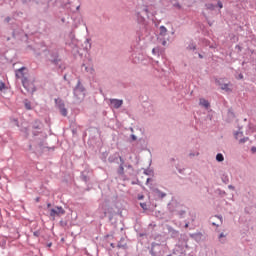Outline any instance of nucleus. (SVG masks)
Here are the masks:
<instances>
[{"label":"nucleus","instance_id":"603ef678","mask_svg":"<svg viewBox=\"0 0 256 256\" xmlns=\"http://www.w3.org/2000/svg\"><path fill=\"white\" fill-rule=\"evenodd\" d=\"M34 235H37V232H35Z\"/></svg>","mask_w":256,"mask_h":256},{"label":"nucleus","instance_id":"39448f33","mask_svg":"<svg viewBox=\"0 0 256 256\" xmlns=\"http://www.w3.org/2000/svg\"><path fill=\"white\" fill-rule=\"evenodd\" d=\"M25 69V67H22L18 70H16V77L17 79H22V85L23 87H25V89H28L29 91V81L27 80V78H25V74L23 73V70Z\"/></svg>","mask_w":256,"mask_h":256},{"label":"nucleus","instance_id":"c756f323","mask_svg":"<svg viewBox=\"0 0 256 256\" xmlns=\"http://www.w3.org/2000/svg\"><path fill=\"white\" fill-rule=\"evenodd\" d=\"M217 6L219 7V9H223V2L218 1Z\"/></svg>","mask_w":256,"mask_h":256},{"label":"nucleus","instance_id":"ddd939ff","mask_svg":"<svg viewBox=\"0 0 256 256\" xmlns=\"http://www.w3.org/2000/svg\"><path fill=\"white\" fill-rule=\"evenodd\" d=\"M82 67H84L86 73L91 75V77H95V68H93V66H85V64H83Z\"/></svg>","mask_w":256,"mask_h":256},{"label":"nucleus","instance_id":"72a5a7b5","mask_svg":"<svg viewBox=\"0 0 256 256\" xmlns=\"http://www.w3.org/2000/svg\"><path fill=\"white\" fill-rule=\"evenodd\" d=\"M83 177V181H85V183H87V181H89V178H87L85 175L82 174Z\"/></svg>","mask_w":256,"mask_h":256},{"label":"nucleus","instance_id":"9b49d317","mask_svg":"<svg viewBox=\"0 0 256 256\" xmlns=\"http://www.w3.org/2000/svg\"><path fill=\"white\" fill-rule=\"evenodd\" d=\"M199 106L204 107V109H209V107H211V104L209 103V101L207 99L200 98L199 99Z\"/></svg>","mask_w":256,"mask_h":256},{"label":"nucleus","instance_id":"4468645a","mask_svg":"<svg viewBox=\"0 0 256 256\" xmlns=\"http://www.w3.org/2000/svg\"><path fill=\"white\" fill-rule=\"evenodd\" d=\"M84 51H91V38H87L83 43Z\"/></svg>","mask_w":256,"mask_h":256},{"label":"nucleus","instance_id":"58836bf2","mask_svg":"<svg viewBox=\"0 0 256 256\" xmlns=\"http://www.w3.org/2000/svg\"><path fill=\"white\" fill-rule=\"evenodd\" d=\"M61 114L65 115V109H61Z\"/></svg>","mask_w":256,"mask_h":256},{"label":"nucleus","instance_id":"1a4fd4ad","mask_svg":"<svg viewBox=\"0 0 256 256\" xmlns=\"http://www.w3.org/2000/svg\"><path fill=\"white\" fill-rule=\"evenodd\" d=\"M57 215H63V209L61 208H53L50 210V217H57Z\"/></svg>","mask_w":256,"mask_h":256},{"label":"nucleus","instance_id":"864d4df0","mask_svg":"<svg viewBox=\"0 0 256 256\" xmlns=\"http://www.w3.org/2000/svg\"><path fill=\"white\" fill-rule=\"evenodd\" d=\"M111 247H114V245H113V244H111Z\"/></svg>","mask_w":256,"mask_h":256},{"label":"nucleus","instance_id":"3c124183","mask_svg":"<svg viewBox=\"0 0 256 256\" xmlns=\"http://www.w3.org/2000/svg\"><path fill=\"white\" fill-rule=\"evenodd\" d=\"M48 207H51V204H48Z\"/></svg>","mask_w":256,"mask_h":256},{"label":"nucleus","instance_id":"2f4dec72","mask_svg":"<svg viewBox=\"0 0 256 256\" xmlns=\"http://www.w3.org/2000/svg\"><path fill=\"white\" fill-rule=\"evenodd\" d=\"M161 45H163V47H166V45H167V40H162V41H161Z\"/></svg>","mask_w":256,"mask_h":256},{"label":"nucleus","instance_id":"b1692460","mask_svg":"<svg viewBox=\"0 0 256 256\" xmlns=\"http://www.w3.org/2000/svg\"><path fill=\"white\" fill-rule=\"evenodd\" d=\"M169 232L172 233V237H177L179 235V232L177 230H173L172 228H169Z\"/></svg>","mask_w":256,"mask_h":256},{"label":"nucleus","instance_id":"a19ab883","mask_svg":"<svg viewBox=\"0 0 256 256\" xmlns=\"http://www.w3.org/2000/svg\"><path fill=\"white\" fill-rule=\"evenodd\" d=\"M222 89H227V84H225L224 87H222Z\"/></svg>","mask_w":256,"mask_h":256},{"label":"nucleus","instance_id":"f704fd0d","mask_svg":"<svg viewBox=\"0 0 256 256\" xmlns=\"http://www.w3.org/2000/svg\"><path fill=\"white\" fill-rule=\"evenodd\" d=\"M174 7H177V9H181V4L176 3V4H174Z\"/></svg>","mask_w":256,"mask_h":256},{"label":"nucleus","instance_id":"aec40b11","mask_svg":"<svg viewBox=\"0 0 256 256\" xmlns=\"http://www.w3.org/2000/svg\"><path fill=\"white\" fill-rule=\"evenodd\" d=\"M188 51H195L197 49V45H195L194 42H190L189 45L187 46Z\"/></svg>","mask_w":256,"mask_h":256},{"label":"nucleus","instance_id":"f03ea898","mask_svg":"<svg viewBox=\"0 0 256 256\" xmlns=\"http://www.w3.org/2000/svg\"><path fill=\"white\" fill-rule=\"evenodd\" d=\"M168 211L173 215H179V217H185V214L187 213V207L177 202V200H172L168 204Z\"/></svg>","mask_w":256,"mask_h":256},{"label":"nucleus","instance_id":"e433bc0d","mask_svg":"<svg viewBox=\"0 0 256 256\" xmlns=\"http://www.w3.org/2000/svg\"><path fill=\"white\" fill-rule=\"evenodd\" d=\"M108 161H109L110 163H113V158L109 157V158H108Z\"/></svg>","mask_w":256,"mask_h":256},{"label":"nucleus","instance_id":"8fccbe9b","mask_svg":"<svg viewBox=\"0 0 256 256\" xmlns=\"http://www.w3.org/2000/svg\"><path fill=\"white\" fill-rule=\"evenodd\" d=\"M130 131L133 133V128H131Z\"/></svg>","mask_w":256,"mask_h":256},{"label":"nucleus","instance_id":"cd10ccee","mask_svg":"<svg viewBox=\"0 0 256 256\" xmlns=\"http://www.w3.org/2000/svg\"><path fill=\"white\" fill-rule=\"evenodd\" d=\"M118 248L119 249H126L127 248V245H123L121 243L118 244Z\"/></svg>","mask_w":256,"mask_h":256},{"label":"nucleus","instance_id":"2eb2a0df","mask_svg":"<svg viewBox=\"0 0 256 256\" xmlns=\"http://www.w3.org/2000/svg\"><path fill=\"white\" fill-rule=\"evenodd\" d=\"M120 161H121V164L118 169V174L123 175L125 173V168L123 167V164L125 163V161L123 160L122 157H120Z\"/></svg>","mask_w":256,"mask_h":256},{"label":"nucleus","instance_id":"20e7f679","mask_svg":"<svg viewBox=\"0 0 256 256\" xmlns=\"http://www.w3.org/2000/svg\"><path fill=\"white\" fill-rule=\"evenodd\" d=\"M66 9L79 17V9H81V4L77 0H68L65 5Z\"/></svg>","mask_w":256,"mask_h":256},{"label":"nucleus","instance_id":"c85d7f7f","mask_svg":"<svg viewBox=\"0 0 256 256\" xmlns=\"http://www.w3.org/2000/svg\"><path fill=\"white\" fill-rule=\"evenodd\" d=\"M3 89H5V83L0 82V91H3Z\"/></svg>","mask_w":256,"mask_h":256},{"label":"nucleus","instance_id":"a18cd8bd","mask_svg":"<svg viewBox=\"0 0 256 256\" xmlns=\"http://www.w3.org/2000/svg\"><path fill=\"white\" fill-rule=\"evenodd\" d=\"M252 151H253V153H255V151H256V148H252Z\"/></svg>","mask_w":256,"mask_h":256},{"label":"nucleus","instance_id":"c03bdc74","mask_svg":"<svg viewBox=\"0 0 256 256\" xmlns=\"http://www.w3.org/2000/svg\"><path fill=\"white\" fill-rule=\"evenodd\" d=\"M239 78H240V79H243V75H242V74H240V75H239Z\"/></svg>","mask_w":256,"mask_h":256},{"label":"nucleus","instance_id":"9d476101","mask_svg":"<svg viewBox=\"0 0 256 256\" xmlns=\"http://www.w3.org/2000/svg\"><path fill=\"white\" fill-rule=\"evenodd\" d=\"M154 195H155L156 199H165V197H167V193H165L159 189L154 190Z\"/></svg>","mask_w":256,"mask_h":256},{"label":"nucleus","instance_id":"0eeeda50","mask_svg":"<svg viewBox=\"0 0 256 256\" xmlns=\"http://www.w3.org/2000/svg\"><path fill=\"white\" fill-rule=\"evenodd\" d=\"M110 107L112 109H121V107L123 106V100H119V99H110Z\"/></svg>","mask_w":256,"mask_h":256},{"label":"nucleus","instance_id":"6e6552de","mask_svg":"<svg viewBox=\"0 0 256 256\" xmlns=\"http://www.w3.org/2000/svg\"><path fill=\"white\" fill-rule=\"evenodd\" d=\"M69 37L71 39V44H68L69 47L76 49V52L78 53L79 50L77 49V39H75V33L73 31H71Z\"/></svg>","mask_w":256,"mask_h":256},{"label":"nucleus","instance_id":"6ab92c4d","mask_svg":"<svg viewBox=\"0 0 256 256\" xmlns=\"http://www.w3.org/2000/svg\"><path fill=\"white\" fill-rule=\"evenodd\" d=\"M216 161H218V163H223V161H225V156H223L222 153H218L216 155Z\"/></svg>","mask_w":256,"mask_h":256},{"label":"nucleus","instance_id":"c9c22d12","mask_svg":"<svg viewBox=\"0 0 256 256\" xmlns=\"http://www.w3.org/2000/svg\"><path fill=\"white\" fill-rule=\"evenodd\" d=\"M228 189H231V190L233 191V190H235V186L229 185V186H228Z\"/></svg>","mask_w":256,"mask_h":256},{"label":"nucleus","instance_id":"5701e85b","mask_svg":"<svg viewBox=\"0 0 256 256\" xmlns=\"http://www.w3.org/2000/svg\"><path fill=\"white\" fill-rule=\"evenodd\" d=\"M142 58H143V55L139 54L138 57H135L133 59V62L134 63H140Z\"/></svg>","mask_w":256,"mask_h":256},{"label":"nucleus","instance_id":"7c9ffc66","mask_svg":"<svg viewBox=\"0 0 256 256\" xmlns=\"http://www.w3.org/2000/svg\"><path fill=\"white\" fill-rule=\"evenodd\" d=\"M130 137H131L132 141H137V136H135V134H132Z\"/></svg>","mask_w":256,"mask_h":256},{"label":"nucleus","instance_id":"423d86ee","mask_svg":"<svg viewBox=\"0 0 256 256\" xmlns=\"http://www.w3.org/2000/svg\"><path fill=\"white\" fill-rule=\"evenodd\" d=\"M210 223L214 227H219L220 225H223V216H213L210 218Z\"/></svg>","mask_w":256,"mask_h":256},{"label":"nucleus","instance_id":"412c9836","mask_svg":"<svg viewBox=\"0 0 256 256\" xmlns=\"http://www.w3.org/2000/svg\"><path fill=\"white\" fill-rule=\"evenodd\" d=\"M221 180L222 183H225V185H227L229 183V176L227 174H222Z\"/></svg>","mask_w":256,"mask_h":256},{"label":"nucleus","instance_id":"f8f14e48","mask_svg":"<svg viewBox=\"0 0 256 256\" xmlns=\"http://www.w3.org/2000/svg\"><path fill=\"white\" fill-rule=\"evenodd\" d=\"M234 135H235V138L237 139V141H239L240 143H245V141H247V139H249V138H243L242 131H238Z\"/></svg>","mask_w":256,"mask_h":256},{"label":"nucleus","instance_id":"393cba45","mask_svg":"<svg viewBox=\"0 0 256 256\" xmlns=\"http://www.w3.org/2000/svg\"><path fill=\"white\" fill-rule=\"evenodd\" d=\"M24 105L28 111H31V102L28 100H25Z\"/></svg>","mask_w":256,"mask_h":256},{"label":"nucleus","instance_id":"de8ad7c7","mask_svg":"<svg viewBox=\"0 0 256 256\" xmlns=\"http://www.w3.org/2000/svg\"><path fill=\"white\" fill-rule=\"evenodd\" d=\"M51 245H52V244H51V243H49V244H48V247H51Z\"/></svg>","mask_w":256,"mask_h":256},{"label":"nucleus","instance_id":"79ce46f5","mask_svg":"<svg viewBox=\"0 0 256 256\" xmlns=\"http://www.w3.org/2000/svg\"><path fill=\"white\" fill-rule=\"evenodd\" d=\"M143 198H144V196H139V197H138L139 200H141V199H143Z\"/></svg>","mask_w":256,"mask_h":256},{"label":"nucleus","instance_id":"09e8293b","mask_svg":"<svg viewBox=\"0 0 256 256\" xmlns=\"http://www.w3.org/2000/svg\"><path fill=\"white\" fill-rule=\"evenodd\" d=\"M58 62V60H54V63H57Z\"/></svg>","mask_w":256,"mask_h":256},{"label":"nucleus","instance_id":"473e14b6","mask_svg":"<svg viewBox=\"0 0 256 256\" xmlns=\"http://www.w3.org/2000/svg\"><path fill=\"white\" fill-rule=\"evenodd\" d=\"M156 247H159V244L153 243V244H152V251H153Z\"/></svg>","mask_w":256,"mask_h":256},{"label":"nucleus","instance_id":"37998d69","mask_svg":"<svg viewBox=\"0 0 256 256\" xmlns=\"http://www.w3.org/2000/svg\"><path fill=\"white\" fill-rule=\"evenodd\" d=\"M187 227H189V223H186V224H185V228H186V229H187Z\"/></svg>","mask_w":256,"mask_h":256},{"label":"nucleus","instance_id":"4c0bfd02","mask_svg":"<svg viewBox=\"0 0 256 256\" xmlns=\"http://www.w3.org/2000/svg\"><path fill=\"white\" fill-rule=\"evenodd\" d=\"M149 181H151V178H147V180H146V185L149 184Z\"/></svg>","mask_w":256,"mask_h":256},{"label":"nucleus","instance_id":"a878e982","mask_svg":"<svg viewBox=\"0 0 256 256\" xmlns=\"http://www.w3.org/2000/svg\"><path fill=\"white\" fill-rule=\"evenodd\" d=\"M152 53L159 56V48H153Z\"/></svg>","mask_w":256,"mask_h":256},{"label":"nucleus","instance_id":"7ed1b4c3","mask_svg":"<svg viewBox=\"0 0 256 256\" xmlns=\"http://www.w3.org/2000/svg\"><path fill=\"white\" fill-rule=\"evenodd\" d=\"M86 91L87 90L85 89V86H83V84L81 83V80H78L73 90L74 99L76 100V103H81V101L85 99Z\"/></svg>","mask_w":256,"mask_h":256},{"label":"nucleus","instance_id":"f257e3e1","mask_svg":"<svg viewBox=\"0 0 256 256\" xmlns=\"http://www.w3.org/2000/svg\"><path fill=\"white\" fill-rule=\"evenodd\" d=\"M151 0H138L135 7L133 18L143 28V31H149V24H147V18L149 15H153L154 6Z\"/></svg>","mask_w":256,"mask_h":256},{"label":"nucleus","instance_id":"a211bd4d","mask_svg":"<svg viewBox=\"0 0 256 256\" xmlns=\"http://www.w3.org/2000/svg\"><path fill=\"white\" fill-rule=\"evenodd\" d=\"M199 155H200V153H199V150H191L190 152H189V157L191 158V159H193V157H199Z\"/></svg>","mask_w":256,"mask_h":256},{"label":"nucleus","instance_id":"bb28decb","mask_svg":"<svg viewBox=\"0 0 256 256\" xmlns=\"http://www.w3.org/2000/svg\"><path fill=\"white\" fill-rule=\"evenodd\" d=\"M140 207H141L144 211H147V203H140Z\"/></svg>","mask_w":256,"mask_h":256},{"label":"nucleus","instance_id":"4be33fe9","mask_svg":"<svg viewBox=\"0 0 256 256\" xmlns=\"http://www.w3.org/2000/svg\"><path fill=\"white\" fill-rule=\"evenodd\" d=\"M206 9H208L209 11H214L215 7H217L215 4L213 3H207L205 5Z\"/></svg>","mask_w":256,"mask_h":256},{"label":"nucleus","instance_id":"ea45409f","mask_svg":"<svg viewBox=\"0 0 256 256\" xmlns=\"http://www.w3.org/2000/svg\"><path fill=\"white\" fill-rule=\"evenodd\" d=\"M199 59H203V56L201 54H198Z\"/></svg>","mask_w":256,"mask_h":256},{"label":"nucleus","instance_id":"dca6fc26","mask_svg":"<svg viewBox=\"0 0 256 256\" xmlns=\"http://www.w3.org/2000/svg\"><path fill=\"white\" fill-rule=\"evenodd\" d=\"M218 240H219L220 243H222V245L227 243V235H225L224 233H221L218 236Z\"/></svg>","mask_w":256,"mask_h":256},{"label":"nucleus","instance_id":"49530a36","mask_svg":"<svg viewBox=\"0 0 256 256\" xmlns=\"http://www.w3.org/2000/svg\"><path fill=\"white\" fill-rule=\"evenodd\" d=\"M127 167H128V169H131V168H132V166H131V165H128Z\"/></svg>","mask_w":256,"mask_h":256},{"label":"nucleus","instance_id":"f3484780","mask_svg":"<svg viewBox=\"0 0 256 256\" xmlns=\"http://www.w3.org/2000/svg\"><path fill=\"white\" fill-rule=\"evenodd\" d=\"M159 35L160 37H165L167 35V28L165 26H160Z\"/></svg>","mask_w":256,"mask_h":256}]
</instances>
